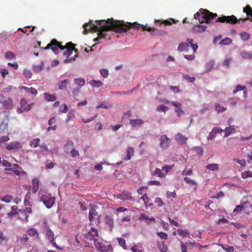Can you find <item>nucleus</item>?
Instances as JSON below:
<instances>
[{"label":"nucleus","instance_id":"f257e3e1","mask_svg":"<svg viewBox=\"0 0 252 252\" xmlns=\"http://www.w3.org/2000/svg\"><path fill=\"white\" fill-rule=\"evenodd\" d=\"M131 27L138 30L151 32L153 35H162L166 33V32L164 31H159L155 28L148 27L147 25L144 26L137 23H125L123 21H117L113 19H108L107 20H96L94 23L93 21L90 20L88 23L83 25V28L84 30L83 33L87 34L89 30L92 32H98V36L94 39V41L95 42L97 41L98 43H99L100 42L99 40L105 38L106 32L113 31L117 33H122L126 32Z\"/></svg>","mask_w":252,"mask_h":252},{"label":"nucleus","instance_id":"f03ea898","mask_svg":"<svg viewBox=\"0 0 252 252\" xmlns=\"http://www.w3.org/2000/svg\"><path fill=\"white\" fill-rule=\"evenodd\" d=\"M201 17V19L198 18V21L200 23L205 22L207 24L211 23V20L217 16V14L213 13L206 9H200L199 11L194 15V18L197 19L199 17Z\"/></svg>","mask_w":252,"mask_h":252},{"label":"nucleus","instance_id":"7ed1b4c3","mask_svg":"<svg viewBox=\"0 0 252 252\" xmlns=\"http://www.w3.org/2000/svg\"><path fill=\"white\" fill-rule=\"evenodd\" d=\"M250 20L249 17L246 18L242 19L241 18L239 20L237 19V18L234 15L225 16H223L221 17L218 18L216 21L215 23L217 22H226L227 23L230 24H236L237 22L242 21L243 22H245L246 20Z\"/></svg>","mask_w":252,"mask_h":252},{"label":"nucleus","instance_id":"20e7f679","mask_svg":"<svg viewBox=\"0 0 252 252\" xmlns=\"http://www.w3.org/2000/svg\"><path fill=\"white\" fill-rule=\"evenodd\" d=\"M51 48L53 52L57 54L58 53L59 49L63 50L66 47L62 46L56 39H54L52 40L51 42L49 43L47 46L44 48L45 50Z\"/></svg>","mask_w":252,"mask_h":252},{"label":"nucleus","instance_id":"39448f33","mask_svg":"<svg viewBox=\"0 0 252 252\" xmlns=\"http://www.w3.org/2000/svg\"><path fill=\"white\" fill-rule=\"evenodd\" d=\"M94 245L95 248L100 252H112V247L110 245L105 244V243L100 242L97 240H94Z\"/></svg>","mask_w":252,"mask_h":252},{"label":"nucleus","instance_id":"423d86ee","mask_svg":"<svg viewBox=\"0 0 252 252\" xmlns=\"http://www.w3.org/2000/svg\"><path fill=\"white\" fill-rule=\"evenodd\" d=\"M54 232L49 228H46L45 229V236L46 238L49 241V242L51 244L53 245V247H56L57 249H61L56 244L55 241L54 240Z\"/></svg>","mask_w":252,"mask_h":252},{"label":"nucleus","instance_id":"0eeeda50","mask_svg":"<svg viewBox=\"0 0 252 252\" xmlns=\"http://www.w3.org/2000/svg\"><path fill=\"white\" fill-rule=\"evenodd\" d=\"M84 236L86 239L94 240H94H96V237L98 236V231L96 229L92 227L89 232L85 234Z\"/></svg>","mask_w":252,"mask_h":252},{"label":"nucleus","instance_id":"6e6552de","mask_svg":"<svg viewBox=\"0 0 252 252\" xmlns=\"http://www.w3.org/2000/svg\"><path fill=\"white\" fill-rule=\"evenodd\" d=\"M170 103L175 107V112L177 113L178 117H181L184 114V112L181 108V103L175 101H171Z\"/></svg>","mask_w":252,"mask_h":252},{"label":"nucleus","instance_id":"1a4fd4ad","mask_svg":"<svg viewBox=\"0 0 252 252\" xmlns=\"http://www.w3.org/2000/svg\"><path fill=\"white\" fill-rule=\"evenodd\" d=\"M170 145V140L166 135H162L160 138V145L161 148L166 149Z\"/></svg>","mask_w":252,"mask_h":252},{"label":"nucleus","instance_id":"9d476101","mask_svg":"<svg viewBox=\"0 0 252 252\" xmlns=\"http://www.w3.org/2000/svg\"><path fill=\"white\" fill-rule=\"evenodd\" d=\"M29 216L25 210L19 209L18 212L17 218L22 221L27 222L28 221Z\"/></svg>","mask_w":252,"mask_h":252},{"label":"nucleus","instance_id":"9b49d317","mask_svg":"<svg viewBox=\"0 0 252 252\" xmlns=\"http://www.w3.org/2000/svg\"><path fill=\"white\" fill-rule=\"evenodd\" d=\"M223 131V129L220 127H215L212 129V130L210 132L209 135L207 136V140H210L215 138L217 133H221Z\"/></svg>","mask_w":252,"mask_h":252},{"label":"nucleus","instance_id":"f8f14e48","mask_svg":"<svg viewBox=\"0 0 252 252\" xmlns=\"http://www.w3.org/2000/svg\"><path fill=\"white\" fill-rule=\"evenodd\" d=\"M117 197L118 198H119L123 201L132 200L131 193L127 191L123 192L121 194H119L117 195Z\"/></svg>","mask_w":252,"mask_h":252},{"label":"nucleus","instance_id":"ddd939ff","mask_svg":"<svg viewBox=\"0 0 252 252\" xmlns=\"http://www.w3.org/2000/svg\"><path fill=\"white\" fill-rule=\"evenodd\" d=\"M22 168L17 164H13L12 167L10 168H6L4 170L7 171L13 172L16 175H20Z\"/></svg>","mask_w":252,"mask_h":252},{"label":"nucleus","instance_id":"4468645a","mask_svg":"<svg viewBox=\"0 0 252 252\" xmlns=\"http://www.w3.org/2000/svg\"><path fill=\"white\" fill-rule=\"evenodd\" d=\"M50 197H51V193L45 191H40L38 194L39 200L42 202L48 199V198H50Z\"/></svg>","mask_w":252,"mask_h":252},{"label":"nucleus","instance_id":"2eb2a0df","mask_svg":"<svg viewBox=\"0 0 252 252\" xmlns=\"http://www.w3.org/2000/svg\"><path fill=\"white\" fill-rule=\"evenodd\" d=\"M2 106L5 109H11L13 107L12 99L11 97H8L4 99Z\"/></svg>","mask_w":252,"mask_h":252},{"label":"nucleus","instance_id":"dca6fc26","mask_svg":"<svg viewBox=\"0 0 252 252\" xmlns=\"http://www.w3.org/2000/svg\"><path fill=\"white\" fill-rule=\"evenodd\" d=\"M21 143L19 142H13L10 143L8 144L6 148L8 151H11L12 150H17L21 148Z\"/></svg>","mask_w":252,"mask_h":252},{"label":"nucleus","instance_id":"f3484780","mask_svg":"<svg viewBox=\"0 0 252 252\" xmlns=\"http://www.w3.org/2000/svg\"><path fill=\"white\" fill-rule=\"evenodd\" d=\"M144 121L140 119H131L130 120V124L133 127H140L143 124Z\"/></svg>","mask_w":252,"mask_h":252},{"label":"nucleus","instance_id":"a211bd4d","mask_svg":"<svg viewBox=\"0 0 252 252\" xmlns=\"http://www.w3.org/2000/svg\"><path fill=\"white\" fill-rule=\"evenodd\" d=\"M240 55L242 58L246 60H251L252 59V51H247L243 50L240 52Z\"/></svg>","mask_w":252,"mask_h":252},{"label":"nucleus","instance_id":"6ab92c4d","mask_svg":"<svg viewBox=\"0 0 252 252\" xmlns=\"http://www.w3.org/2000/svg\"><path fill=\"white\" fill-rule=\"evenodd\" d=\"M55 198L51 196L50 198H48V199L44 201L43 203L47 208L50 209L55 204Z\"/></svg>","mask_w":252,"mask_h":252},{"label":"nucleus","instance_id":"aec40b11","mask_svg":"<svg viewBox=\"0 0 252 252\" xmlns=\"http://www.w3.org/2000/svg\"><path fill=\"white\" fill-rule=\"evenodd\" d=\"M133 148L132 147H128L126 152V156L123 158V159L125 161L129 160L131 158V157L133 155Z\"/></svg>","mask_w":252,"mask_h":252},{"label":"nucleus","instance_id":"412c9836","mask_svg":"<svg viewBox=\"0 0 252 252\" xmlns=\"http://www.w3.org/2000/svg\"><path fill=\"white\" fill-rule=\"evenodd\" d=\"M223 131L225 132L224 137H226L235 131V126H230L229 127H226Z\"/></svg>","mask_w":252,"mask_h":252},{"label":"nucleus","instance_id":"4be33fe9","mask_svg":"<svg viewBox=\"0 0 252 252\" xmlns=\"http://www.w3.org/2000/svg\"><path fill=\"white\" fill-rule=\"evenodd\" d=\"M105 223L109 225L110 231H112L113 228L114 220L111 217L106 215L104 218Z\"/></svg>","mask_w":252,"mask_h":252},{"label":"nucleus","instance_id":"5701e85b","mask_svg":"<svg viewBox=\"0 0 252 252\" xmlns=\"http://www.w3.org/2000/svg\"><path fill=\"white\" fill-rule=\"evenodd\" d=\"M20 88L21 90H25L27 93L32 94V95H35L37 94V90H36L34 88H32V87L28 88L26 86H21Z\"/></svg>","mask_w":252,"mask_h":252},{"label":"nucleus","instance_id":"b1692460","mask_svg":"<svg viewBox=\"0 0 252 252\" xmlns=\"http://www.w3.org/2000/svg\"><path fill=\"white\" fill-rule=\"evenodd\" d=\"M39 180L37 178H34L32 180V191L33 193H35L39 188Z\"/></svg>","mask_w":252,"mask_h":252},{"label":"nucleus","instance_id":"393cba45","mask_svg":"<svg viewBox=\"0 0 252 252\" xmlns=\"http://www.w3.org/2000/svg\"><path fill=\"white\" fill-rule=\"evenodd\" d=\"M189 47V43L188 42H182L179 44L178 47V51L180 52H186L188 51V47Z\"/></svg>","mask_w":252,"mask_h":252},{"label":"nucleus","instance_id":"a878e982","mask_svg":"<svg viewBox=\"0 0 252 252\" xmlns=\"http://www.w3.org/2000/svg\"><path fill=\"white\" fill-rule=\"evenodd\" d=\"M206 26L200 25H196L193 26L192 30L196 32H202L205 31Z\"/></svg>","mask_w":252,"mask_h":252},{"label":"nucleus","instance_id":"bb28decb","mask_svg":"<svg viewBox=\"0 0 252 252\" xmlns=\"http://www.w3.org/2000/svg\"><path fill=\"white\" fill-rule=\"evenodd\" d=\"M89 83L93 87L99 88L103 86V83L100 80H91Z\"/></svg>","mask_w":252,"mask_h":252},{"label":"nucleus","instance_id":"cd10ccee","mask_svg":"<svg viewBox=\"0 0 252 252\" xmlns=\"http://www.w3.org/2000/svg\"><path fill=\"white\" fill-rule=\"evenodd\" d=\"M98 216V213L95 209L94 207L92 208L89 211V217L91 221H93L95 216Z\"/></svg>","mask_w":252,"mask_h":252},{"label":"nucleus","instance_id":"c85d7f7f","mask_svg":"<svg viewBox=\"0 0 252 252\" xmlns=\"http://www.w3.org/2000/svg\"><path fill=\"white\" fill-rule=\"evenodd\" d=\"M175 138L176 141L182 143H185L187 140V138L180 133H178L176 134Z\"/></svg>","mask_w":252,"mask_h":252},{"label":"nucleus","instance_id":"c756f323","mask_svg":"<svg viewBox=\"0 0 252 252\" xmlns=\"http://www.w3.org/2000/svg\"><path fill=\"white\" fill-rule=\"evenodd\" d=\"M187 42L189 43V45H190L191 47L192 48L193 53H195L196 52V50L198 48V45L196 43L194 44L193 43V40L190 38H188L187 39Z\"/></svg>","mask_w":252,"mask_h":252},{"label":"nucleus","instance_id":"7c9ffc66","mask_svg":"<svg viewBox=\"0 0 252 252\" xmlns=\"http://www.w3.org/2000/svg\"><path fill=\"white\" fill-rule=\"evenodd\" d=\"M226 108L224 107L223 106H221L220 104L219 103H215V110L216 112L218 113H222L223 112H224L226 110Z\"/></svg>","mask_w":252,"mask_h":252},{"label":"nucleus","instance_id":"2f4dec72","mask_svg":"<svg viewBox=\"0 0 252 252\" xmlns=\"http://www.w3.org/2000/svg\"><path fill=\"white\" fill-rule=\"evenodd\" d=\"M44 98L48 101L53 102L56 100V97L54 95L50 94L48 93L44 94Z\"/></svg>","mask_w":252,"mask_h":252},{"label":"nucleus","instance_id":"473e14b6","mask_svg":"<svg viewBox=\"0 0 252 252\" xmlns=\"http://www.w3.org/2000/svg\"><path fill=\"white\" fill-rule=\"evenodd\" d=\"M157 246L161 252H166L167 248L166 247L164 242L162 241L161 242H158L157 243Z\"/></svg>","mask_w":252,"mask_h":252},{"label":"nucleus","instance_id":"72a5a7b5","mask_svg":"<svg viewBox=\"0 0 252 252\" xmlns=\"http://www.w3.org/2000/svg\"><path fill=\"white\" fill-rule=\"evenodd\" d=\"M27 233L28 234L31 236H36L37 238L39 236V234L37 231V230L35 228H30L27 231Z\"/></svg>","mask_w":252,"mask_h":252},{"label":"nucleus","instance_id":"f704fd0d","mask_svg":"<svg viewBox=\"0 0 252 252\" xmlns=\"http://www.w3.org/2000/svg\"><path fill=\"white\" fill-rule=\"evenodd\" d=\"M240 36L242 40L244 41H248L250 38V34L245 32H241L240 33Z\"/></svg>","mask_w":252,"mask_h":252},{"label":"nucleus","instance_id":"c9c22d12","mask_svg":"<svg viewBox=\"0 0 252 252\" xmlns=\"http://www.w3.org/2000/svg\"><path fill=\"white\" fill-rule=\"evenodd\" d=\"M153 175H158L160 178H164L165 177V174L162 172V170L158 168H157L154 172Z\"/></svg>","mask_w":252,"mask_h":252},{"label":"nucleus","instance_id":"e433bc0d","mask_svg":"<svg viewBox=\"0 0 252 252\" xmlns=\"http://www.w3.org/2000/svg\"><path fill=\"white\" fill-rule=\"evenodd\" d=\"M177 232L179 235L182 236L183 237H186L188 236H189V233L188 230H184L181 229H179L177 230Z\"/></svg>","mask_w":252,"mask_h":252},{"label":"nucleus","instance_id":"4c0bfd02","mask_svg":"<svg viewBox=\"0 0 252 252\" xmlns=\"http://www.w3.org/2000/svg\"><path fill=\"white\" fill-rule=\"evenodd\" d=\"M68 80L65 79L59 82V88L61 90H64L67 88Z\"/></svg>","mask_w":252,"mask_h":252},{"label":"nucleus","instance_id":"58836bf2","mask_svg":"<svg viewBox=\"0 0 252 252\" xmlns=\"http://www.w3.org/2000/svg\"><path fill=\"white\" fill-rule=\"evenodd\" d=\"M232 40L229 37H226L220 41L219 43L220 45H229L232 43Z\"/></svg>","mask_w":252,"mask_h":252},{"label":"nucleus","instance_id":"ea45409f","mask_svg":"<svg viewBox=\"0 0 252 252\" xmlns=\"http://www.w3.org/2000/svg\"><path fill=\"white\" fill-rule=\"evenodd\" d=\"M74 82L76 84L78 85L80 87L84 86L85 84V80L82 78H76L74 79Z\"/></svg>","mask_w":252,"mask_h":252},{"label":"nucleus","instance_id":"a19ab883","mask_svg":"<svg viewBox=\"0 0 252 252\" xmlns=\"http://www.w3.org/2000/svg\"><path fill=\"white\" fill-rule=\"evenodd\" d=\"M20 105L24 110H25L26 111H29V107L28 108H27L28 104L26 99L22 98L21 100Z\"/></svg>","mask_w":252,"mask_h":252},{"label":"nucleus","instance_id":"79ce46f5","mask_svg":"<svg viewBox=\"0 0 252 252\" xmlns=\"http://www.w3.org/2000/svg\"><path fill=\"white\" fill-rule=\"evenodd\" d=\"M206 168L211 171H217L219 169L218 165L216 163L208 164L206 166Z\"/></svg>","mask_w":252,"mask_h":252},{"label":"nucleus","instance_id":"37998d69","mask_svg":"<svg viewBox=\"0 0 252 252\" xmlns=\"http://www.w3.org/2000/svg\"><path fill=\"white\" fill-rule=\"evenodd\" d=\"M43 67V63L42 62L40 63L38 65H34L33 66V69L36 72H38L40 71Z\"/></svg>","mask_w":252,"mask_h":252},{"label":"nucleus","instance_id":"c03bdc74","mask_svg":"<svg viewBox=\"0 0 252 252\" xmlns=\"http://www.w3.org/2000/svg\"><path fill=\"white\" fill-rule=\"evenodd\" d=\"M110 105L109 103L106 102H102L99 104H98L96 107V109L99 108H104V109H108L110 107Z\"/></svg>","mask_w":252,"mask_h":252},{"label":"nucleus","instance_id":"a18cd8bd","mask_svg":"<svg viewBox=\"0 0 252 252\" xmlns=\"http://www.w3.org/2000/svg\"><path fill=\"white\" fill-rule=\"evenodd\" d=\"M214 65V62L213 61H211L207 63L205 66L206 71H210L213 68Z\"/></svg>","mask_w":252,"mask_h":252},{"label":"nucleus","instance_id":"49530a36","mask_svg":"<svg viewBox=\"0 0 252 252\" xmlns=\"http://www.w3.org/2000/svg\"><path fill=\"white\" fill-rule=\"evenodd\" d=\"M40 142L39 138H36L33 139L32 141H31L30 143V145L31 147L36 148L39 146V142Z\"/></svg>","mask_w":252,"mask_h":252},{"label":"nucleus","instance_id":"de8ad7c7","mask_svg":"<svg viewBox=\"0 0 252 252\" xmlns=\"http://www.w3.org/2000/svg\"><path fill=\"white\" fill-rule=\"evenodd\" d=\"M13 197L11 195H6L4 197L0 198V200L2 201L5 202L6 203H9L12 201L13 200Z\"/></svg>","mask_w":252,"mask_h":252},{"label":"nucleus","instance_id":"09e8293b","mask_svg":"<svg viewBox=\"0 0 252 252\" xmlns=\"http://www.w3.org/2000/svg\"><path fill=\"white\" fill-rule=\"evenodd\" d=\"M232 62V59L229 57L226 58L223 62L222 63V65L223 66L226 67L228 68L229 67V65Z\"/></svg>","mask_w":252,"mask_h":252},{"label":"nucleus","instance_id":"8fccbe9b","mask_svg":"<svg viewBox=\"0 0 252 252\" xmlns=\"http://www.w3.org/2000/svg\"><path fill=\"white\" fill-rule=\"evenodd\" d=\"M243 11L246 13L247 15L251 16L252 17V9L250 5H247L244 7Z\"/></svg>","mask_w":252,"mask_h":252},{"label":"nucleus","instance_id":"3c124183","mask_svg":"<svg viewBox=\"0 0 252 252\" xmlns=\"http://www.w3.org/2000/svg\"><path fill=\"white\" fill-rule=\"evenodd\" d=\"M184 180L186 182V183L188 184H189V185H194V186H197V183L194 181V180L187 177H185L184 178Z\"/></svg>","mask_w":252,"mask_h":252},{"label":"nucleus","instance_id":"603ef678","mask_svg":"<svg viewBox=\"0 0 252 252\" xmlns=\"http://www.w3.org/2000/svg\"><path fill=\"white\" fill-rule=\"evenodd\" d=\"M77 57V55H75L74 57H67V59L64 60L63 62L65 63H70L73 62H74L76 60V58Z\"/></svg>","mask_w":252,"mask_h":252},{"label":"nucleus","instance_id":"864d4df0","mask_svg":"<svg viewBox=\"0 0 252 252\" xmlns=\"http://www.w3.org/2000/svg\"><path fill=\"white\" fill-rule=\"evenodd\" d=\"M242 177L246 179L248 177H252V172L250 171H245L242 173Z\"/></svg>","mask_w":252,"mask_h":252},{"label":"nucleus","instance_id":"5fc2aeb1","mask_svg":"<svg viewBox=\"0 0 252 252\" xmlns=\"http://www.w3.org/2000/svg\"><path fill=\"white\" fill-rule=\"evenodd\" d=\"M74 49V47L68 48L63 53L64 56L68 57L72 54L73 50Z\"/></svg>","mask_w":252,"mask_h":252},{"label":"nucleus","instance_id":"6e6d98bb","mask_svg":"<svg viewBox=\"0 0 252 252\" xmlns=\"http://www.w3.org/2000/svg\"><path fill=\"white\" fill-rule=\"evenodd\" d=\"M245 89H246V86H242L240 85H238L236 86V89L233 90V93L234 94H236L237 92L241 91H243Z\"/></svg>","mask_w":252,"mask_h":252},{"label":"nucleus","instance_id":"4d7b16f0","mask_svg":"<svg viewBox=\"0 0 252 252\" xmlns=\"http://www.w3.org/2000/svg\"><path fill=\"white\" fill-rule=\"evenodd\" d=\"M118 241L119 242V245L123 247V248L125 250L127 249V247L126 245V241L124 239L122 238H118Z\"/></svg>","mask_w":252,"mask_h":252},{"label":"nucleus","instance_id":"13d9d810","mask_svg":"<svg viewBox=\"0 0 252 252\" xmlns=\"http://www.w3.org/2000/svg\"><path fill=\"white\" fill-rule=\"evenodd\" d=\"M157 110L158 111L164 112L165 113L166 111L168 110V108L167 106H164V105H160L157 107Z\"/></svg>","mask_w":252,"mask_h":252},{"label":"nucleus","instance_id":"bf43d9fd","mask_svg":"<svg viewBox=\"0 0 252 252\" xmlns=\"http://www.w3.org/2000/svg\"><path fill=\"white\" fill-rule=\"evenodd\" d=\"M5 57L8 60H11L15 57V55L12 52L8 51L5 53Z\"/></svg>","mask_w":252,"mask_h":252},{"label":"nucleus","instance_id":"052dcab7","mask_svg":"<svg viewBox=\"0 0 252 252\" xmlns=\"http://www.w3.org/2000/svg\"><path fill=\"white\" fill-rule=\"evenodd\" d=\"M7 130V125L6 123H1L0 125V132H4Z\"/></svg>","mask_w":252,"mask_h":252},{"label":"nucleus","instance_id":"680f3d73","mask_svg":"<svg viewBox=\"0 0 252 252\" xmlns=\"http://www.w3.org/2000/svg\"><path fill=\"white\" fill-rule=\"evenodd\" d=\"M100 73L104 78H107L109 75L108 70L104 68L100 70Z\"/></svg>","mask_w":252,"mask_h":252},{"label":"nucleus","instance_id":"e2e57ef3","mask_svg":"<svg viewBox=\"0 0 252 252\" xmlns=\"http://www.w3.org/2000/svg\"><path fill=\"white\" fill-rule=\"evenodd\" d=\"M174 165H166L165 166H163L162 167V170L164 171L166 173H168L170 170H171L172 168L173 167Z\"/></svg>","mask_w":252,"mask_h":252},{"label":"nucleus","instance_id":"0e129e2a","mask_svg":"<svg viewBox=\"0 0 252 252\" xmlns=\"http://www.w3.org/2000/svg\"><path fill=\"white\" fill-rule=\"evenodd\" d=\"M157 234L158 236H159L161 239L166 240L168 238V235L166 233L162 232H157Z\"/></svg>","mask_w":252,"mask_h":252},{"label":"nucleus","instance_id":"69168bd1","mask_svg":"<svg viewBox=\"0 0 252 252\" xmlns=\"http://www.w3.org/2000/svg\"><path fill=\"white\" fill-rule=\"evenodd\" d=\"M221 246L226 252H234V248L233 246L224 247L223 245H221Z\"/></svg>","mask_w":252,"mask_h":252},{"label":"nucleus","instance_id":"338daca9","mask_svg":"<svg viewBox=\"0 0 252 252\" xmlns=\"http://www.w3.org/2000/svg\"><path fill=\"white\" fill-rule=\"evenodd\" d=\"M1 165L6 167L10 168L12 167L13 164H11L9 161L3 159L2 160Z\"/></svg>","mask_w":252,"mask_h":252},{"label":"nucleus","instance_id":"774afa93","mask_svg":"<svg viewBox=\"0 0 252 252\" xmlns=\"http://www.w3.org/2000/svg\"><path fill=\"white\" fill-rule=\"evenodd\" d=\"M24 74L27 78H31L32 76V73L31 71L28 69H25L24 70Z\"/></svg>","mask_w":252,"mask_h":252}]
</instances>
